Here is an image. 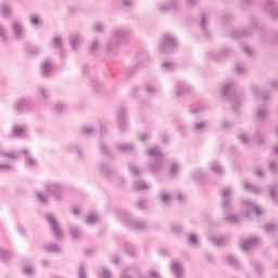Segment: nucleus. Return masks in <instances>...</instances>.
I'll return each mask as SVG.
<instances>
[{"label": "nucleus", "instance_id": "1", "mask_svg": "<svg viewBox=\"0 0 278 278\" xmlns=\"http://www.w3.org/2000/svg\"><path fill=\"white\" fill-rule=\"evenodd\" d=\"M222 97H226L232 105V110L236 112L239 108H242V96L236 92V83L225 81L220 85Z\"/></svg>", "mask_w": 278, "mask_h": 278}, {"label": "nucleus", "instance_id": "2", "mask_svg": "<svg viewBox=\"0 0 278 278\" xmlns=\"http://www.w3.org/2000/svg\"><path fill=\"white\" fill-rule=\"evenodd\" d=\"M148 157H151L149 163V168L153 170V173H157V170H162L164 167V154L159 147H151L146 151Z\"/></svg>", "mask_w": 278, "mask_h": 278}, {"label": "nucleus", "instance_id": "3", "mask_svg": "<svg viewBox=\"0 0 278 278\" xmlns=\"http://www.w3.org/2000/svg\"><path fill=\"white\" fill-rule=\"evenodd\" d=\"M179 47V39L170 33L162 35L159 41L160 53H173Z\"/></svg>", "mask_w": 278, "mask_h": 278}, {"label": "nucleus", "instance_id": "4", "mask_svg": "<svg viewBox=\"0 0 278 278\" xmlns=\"http://www.w3.org/2000/svg\"><path fill=\"white\" fill-rule=\"evenodd\" d=\"M13 110L17 112V114H25L34 110V103L27 98H20L14 102Z\"/></svg>", "mask_w": 278, "mask_h": 278}, {"label": "nucleus", "instance_id": "5", "mask_svg": "<svg viewBox=\"0 0 278 278\" xmlns=\"http://www.w3.org/2000/svg\"><path fill=\"white\" fill-rule=\"evenodd\" d=\"M121 220L124 225H126V227H129L130 229H139V231L147 229V223L142 220H132L131 216L127 213L121 215Z\"/></svg>", "mask_w": 278, "mask_h": 278}, {"label": "nucleus", "instance_id": "6", "mask_svg": "<svg viewBox=\"0 0 278 278\" xmlns=\"http://www.w3.org/2000/svg\"><path fill=\"white\" fill-rule=\"evenodd\" d=\"M46 192L51 194L55 201L62 199V192H64V186L58 181L46 184Z\"/></svg>", "mask_w": 278, "mask_h": 278}, {"label": "nucleus", "instance_id": "7", "mask_svg": "<svg viewBox=\"0 0 278 278\" xmlns=\"http://www.w3.org/2000/svg\"><path fill=\"white\" fill-rule=\"evenodd\" d=\"M131 29L128 27L115 28L112 30L111 39L123 45L129 38Z\"/></svg>", "mask_w": 278, "mask_h": 278}, {"label": "nucleus", "instance_id": "8", "mask_svg": "<svg viewBox=\"0 0 278 278\" xmlns=\"http://www.w3.org/2000/svg\"><path fill=\"white\" fill-rule=\"evenodd\" d=\"M11 34L15 40H23L25 38V25L18 21H13L11 23Z\"/></svg>", "mask_w": 278, "mask_h": 278}, {"label": "nucleus", "instance_id": "9", "mask_svg": "<svg viewBox=\"0 0 278 278\" xmlns=\"http://www.w3.org/2000/svg\"><path fill=\"white\" fill-rule=\"evenodd\" d=\"M46 220L51 227L52 233H54L56 240H62L63 235L62 230H60V224L58 223V219L51 214H46Z\"/></svg>", "mask_w": 278, "mask_h": 278}, {"label": "nucleus", "instance_id": "10", "mask_svg": "<svg viewBox=\"0 0 278 278\" xmlns=\"http://www.w3.org/2000/svg\"><path fill=\"white\" fill-rule=\"evenodd\" d=\"M157 8L160 12H168V10L179 12V0H166L164 2H160Z\"/></svg>", "mask_w": 278, "mask_h": 278}, {"label": "nucleus", "instance_id": "11", "mask_svg": "<svg viewBox=\"0 0 278 278\" xmlns=\"http://www.w3.org/2000/svg\"><path fill=\"white\" fill-rule=\"evenodd\" d=\"M55 73V65L51 59H46L41 62V75L43 77H51Z\"/></svg>", "mask_w": 278, "mask_h": 278}, {"label": "nucleus", "instance_id": "12", "mask_svg": "<svg viewBox=\"0 0 278 278\" xmlns=\"http://www.w3.org/2000/svg\"><path fill=\"white\" fill-rule=\"evenodd\" d=\"M116 121L121 131H125L127 129V110L119 108L116 111Z\"/></svg>", "mask_w": 278, "mask_h": 278}, {"label": "nucleus", "instance_id": "13", "mask_svg": "<svg viewBox=\"0 0 278 278\" xmlns=\"http://www.w3.org/2000/svg\"><path fill=\"white\" fill-rule=\"evenodd\" d=\"M258 244V237H250L249 239L241 241L240 248L247 253L249 251H252V249H255V247H257Z\"/></svg>", "mask_w": 278, "mask_h": 278}, {"label": "nucleus", "instance_id": "14", "mask_svg": "<svg viewBox=\"0 0 278 278\" xmlns=\"http://www.w3.org/2000/svg\"><path fill=\"white\" fill-rule=\"evenodd\" d=\"M184 264L177 262V261H172L170 263V271L173 273L175 278H184V273H185Z\"/></svg>", "mask_w": 278, "mask_h": 278}, {"label": "nucleus", "instance_id": "15", "mask_svg": "<svg viewBox=\"0 0 278 278\" xmlns=\"http://www.w3.org/2000/svg\"><path fill=\"white\" fill-rule=\"evenodd\" d=\"M243 207L256 216H262V214H264V211L260 206L249 200L243 201Z\"/></svg>", "mask_w": 278, "mask_h": 278}, {"label": "nucleus", "instance_id": "16", "mask_svg": "<svg viewBox=\"0 0 278 278\" xmlns=\"http://www.w3.org/2000/svg\"><path fill=\"white\" fill-rule=\"evenodd\" d=\"M174 92L176 97H182V94L190 92V86L186 85L184 81H177L174 86Z\"/></svg>", "mask_w": 278, "mask_h": 278}, {"label": "nucleus", "instance_id": "17", "mask_svg": "<svg viewBox=\"0 0 278 278\" xmlns=\"http://www.w3.org/2000/svg\"><path fill=\"white\" fill-rule=\"evenodd\" d=\"M84 42V37L79 33H72L70 35V45L72 49L75 51L77 47Z\"/></svg>", "mask_w": 278, "mask_h": 278}, {"label": "nucleus", "instance_id": "18", "mask_svg": "<svg viewBox=\"0 0 278 278\" xmlns=\"http://www.w3.org/2000/svg\"><path fill=\"white\" fill-rule=\"evenodd\" d=\"M233 194V188L226 187L222 190V197H223V207L227 208L229 207V203H231V200H229V197H232Z\"/></svg>", "mask_w": 278, "mask_h": 278}, {"label": "nucleus", "instance_id": "19", "mask_svg": "<svg viewBox=\"0 0 278 278\" xmlns=\"http://www.w3.org/2000/svg\"><path fill=\"white\" fill-rule=\"evenodd\" d=\"M121 42L110 39L109 42L106 43V51L108 53H111V55H116L121 49Z\"/></svg>", "mask_w": 278, "mask_h": 278}, {"label": "nucleus", "instance_id": "20", "mask_svg": "<svg viewBox=\"0 0 278 278\" xmlns=\"http://www.w3.org/2000/svg\"><path fill=\"white\" fill-rule=\"evenodd\" d=\"M20 155H24L25 156V164L26 166H28L29 168H34V166H36V159L31 157V154L29 153V150L27 149H22L20 151Z\"/></svg>", "mask_w": 278, "mask_h": 278}, {"label": "nucleus", "instance_id": "21", "mask_svg": "<svg viewBox=\"0 0 278 278\" xmlns=\"http://www.w3.org/2000/svg\"><path fill=\"white\" fill-rule=\"evenodd\" d=\"M37 99L41 101H49L51 99V93L49 90L45 87H38L37 88Z\"/></svg>", "mask_w": 278, "mask_h": 278}, {"label": "nucleus", "instance_id": "22", "mask_svg": "<svg viewBox=\"0 0 278 278\" xmlns=\"http://www.w3.org/2000/svg\"><path fill=\"white\" fill-rule=\"evenodd\" d=\"M29 23L33 27H41L43 25L42 17L38 13H31L29 15Z\"/></svg>", "mask_w": 278, "mask_h": 278}, {"label": "nucleus", "instance_id": "23", "mask_svg": "<svg viewBox=\"0 0 278 278\" xmlns=\"http://www.w3.org/2000/svg\"><path fill=\"white\" fill-rule=\"evenodd\" d=\"M160 201L164 205H168L169 203H173V201H175V194L168 193L166 191H161L160 192Z\"/></svg>", "mask_w": 278, "mask_h": 278}, {"label": "nucleus", "instance_id": "24", "mask_svg": "<svg viewBox=\"0 0 278 278\" xmlns=\"http://www.w3.org/2000/svg\"><path fill=\"white\" fill-rule=\"evenodd\" d=\"M0 15H2L3 18L12 16V8L8 2L0 3Z\"/></svg>", "mask_w": 278, "mask_h": 278}, {"label": "nucleus", "instance_id": "25", "mask_svg": "<svg viewBox=\"0 0 278 278\" xmlns=\"http://www.w3.org/2000/svg\"><path fill=\"white\" fill-rule=\"evenodd\" d=\"M208 240L215 247H225L227 244V238L220 236H210Z\"/></svg>", "mask_w": 278, "mask_h": 278}, {"label": "nucleus", "instance_id": "26", "mask_svg": "<svg viewBox=\"0 0 278 278\" xmlns=\"http://www.w3.org/2000/svg\"><path fill=\"white\" fill-rule=\"evenodd\" d=\"M252 94H254L256 99H263V101L268 99V92L262 91L257 85L252 86Z\"/></svg>", "mask_w": 278, "mask_h": 278}, {"label": "nucleus", "instance_id": "27", "mask_svg": "<svg viewBox=\"0 0 278 278\" xmlns=\"http://www.w3.org/2000/svg\"><path fill=\"white\" fill-rule=\"evenodd\" d=\"M224 261L226 264L231 266L232 268H240V262L238 258L233 256V254H227L224 256Z\"/></svg>", "mask_w": 278, "mask_h": 278}, {"label": "nucleus", "instance_id": "28", "mask_svg": "<svg viewBox=\"0 0 278 278\" xmlns=\"http://www.w3.org/2000/svg\"><path fill=\"white\" fill-rule=\"evenodd\" d=\"M116 149L122 153H131L136 149V146L134 143H117Z\"/></svg>", "mask_w": 278, "mask_h": 278}, {"label": "nucleus", "instance_id": "29", "mask_svg": "<svg viewBox=\"0 0 278 278\" xmlns=\"http://www.w3.org/2000/svg\"><path fill=\"white\" fill-rule=\"evenodd\" d=\"M255 116L258 121H264L268 117V109L266 106H260L255 111Z\"/></svg>", "mask_w": 278, "mask_h": 278}, {"label": "nucleus", "instance_id": "30", "mask_svg": "<svg viewBox=\"0 0 278 278\" xmlns=\"http://www.w3.org/2000/svg\"><path fill=\"white\" fill-rule=\"evenodd\" d=\"M128 170L132 177H140L142 175V169L136 163H129Z\"/></svg>", "mask_w": 278, "mask_h": 278}, {"label": "nucleus", "instance_id": "31", "mask_svg": "<svg viewBox=\"0 0 278 278\" xmlns=\"http://www.w3.org/2000/svg\"><path fill=\"white\" fill-rule=\"evenodd\" d=\"M98 169L102 175H105V177H112V167H110V165L100 163Z\"/></svg>", "mask_w": 278, "mask_h": 278}, {"label": "nucleus", "instance_id": "32", "mask_svg": "<svg viewBox=\"0 0 278 278\" xmlns=\"http://www.w3.org/2000/svg\"><path fill=\"white\" fill-rule=\"evenodd\" d=\"M27 131V126L23 125H15L13 127V135L16 137V138H21L23 136V134H25Z\"/></svg>", "mask_w": 278, "mask_h": 278}, {"label": "nucleus", "instance_id": "33", "mask_svg": "<svg viewBox=\"0 0 278 278\" xmlns=\"http://www.w3.org/2000/svg\"><path fill=\"white\" fill-rule=\"evenodd\" d=\"M211 170L213 173H215L216 175H224L225 174V168L222 167L220 163H218V162L211 163Z\"/></svg>", "mask_w": 278, "mask_h": 278}, {"label": "nucleus", "instance_id": "34", "mask_svg": "<svg viewBox=\"0 0 278 278\" xmlns=\"http://www.w3.org/2000/svg\"><path fill=\"white\" fill-rule=\"evenodd\" d=\"M207 129V123L205 122H198L193 124V131L195 134H201L202 131H205Z\"/></svg>", "mask_w": 278, "mask_h": 278}, {"label": "nucleus", "instance_id": "35", "mask_svg": "<svg viewBox=\"0 0 278 278\" xmlns=\"http://www.w3.org/2000/svg\"><path fill=\"white\" fill-rule=\"evenodd\" d=\"M0 42H10V35L3 25L0 24Z\"/></svg>", "mask_w": 278, "mask_h": 278}, {"label": "nucleus", "instance_id": "36", "mask_svg": "<svg viewBox=\"0 0 278 278\" xmlns=\"http://www.w3.org/2000/svg\"><path fill=\"white\" fill-rule=\"evenodd\" d=\"M70 233L74 240L81 238V229H79L77 226H70Z\"/></svg>", "mask_w": 278, "mask_h": 278}, {"label": "nucleus", "instance_id": "37", "mask_svg": "<svg viewBox=\"0 0 278 278\" xmlns=\"http://www.w3.org/2000/svg\"><path fill=\"white\" fill-rule=\"evenodd\" d=\"M135 190H149L150 186L144 180H138L134 184Z\"/></svg>", "mask_w": 278, "mask_h": 278}, {"label": "nucleus", "instance_id": "38", "mask_svg": "<svg viewBox=\"0 0 278 278\" xmlns=\"http://www.w3.org/2000/svg\"><path fill=\"white\" fill-rule=\"evenodd\" d=\"M98 276L99 278H112V271L105 267H100L98 269Z\"/></svg>", "mask_w": 278, "mask_h": 278}, {"label": "nucleus", "instance_id": "39", "mask_svg": "<svg viewBox=\"0 0 278 278\" xmlns=\"http://www.w3.org/2000/svg\"><path fill=\"white\" fill-rule=\"evenodd\" d=\"M243 188L245 190H250V192H254L255 194L262 192V189L260 187L252 185L251 182H244Z\"/></svg>", "mask_w": 278, "mask_h": 278}, {"label": "nucleus", "instance_id": "40", "mask_svg": "<svg viewBox=\"0 0 278 278\" xmlns=\"http://www.w3.org/2000/svg\"><path fill=\"white\" fill-rule=\"evenodd\" d=\"M162 70L165 71V73H170V71H175V63L172 61H165L162 63Z\"/></svg>", "mask_w": 278, "mask_h": 278}, {"label": "nucleus", "instance_id": "41", "mask_svg": "<svg viewBox=\"0 0 278 278\" xmlns=\"http://www.w3.org/2000/svg\"><path fill=\"white\" fill-rule=\"evenodd\" d=\"M45 250L48 253H60V251H62V249L60 247H58L55 243H50L45 245Z\"/></svg>", "mask_w": 278, "mask_h": 278}, {"label": "nucleus", "instance_id": "42", "mask_svg": "<svg viewBox=\"0 0 278 278\" xmlns=\"http://www.w3.org/2000/svg\"><path fill=\"white\" fill-rule=\"evenodd\" d=\"M193 179H195V181H201V179H203V177H205V174L203 173V169H193V172L191 173Z\"/></svg>", "mask_w": 278, "mask_h": 278}, {"label": "nucleus", "instance_id": "43", "mask_svg": "<svg viewBox=\"0 0 278 278\" xmlns=\"http://www.w3.org/2000/svg\"><path fill=\"white\" fill-rule=\"evenodd\" d=\"M36 198L39 203L42 205H46V203H49V197L42 192H36Z\"/></svg>", "mask_w": 278, "mask_h": 278}, {"label": "nucleus", "instance_id": "44", "mask_svg": "<svg viewBox=\"0 0 278 278\" xmlns=\"http://www.w3.org/2000/svg\"><path fill=\"white\" fill-rule=\"evenodd\" d=\"M136 269L134 268H126L123 270V273L121 274V278H134Z\"/></svg>", "mask_w": 278, "mask_h": 278}, {"label": "nucleus", "instance_id": "45", "mask_svg": "<svg viewBox=\"0 0 278 278\" xmlns=\"http://www.w3.org/2000/svg\"><path fill=\"white\" fill-rule=\"evenodd\" d=\"M269 195L273 201H278V186L274 185L269 187Z\"/></svg>", "mask_w": 278, "mask_h": 278}, {"label": "nucleus", "instance_id": "46", "mask_svg": "<svg viewBox=\"0 0 278 278\" xmlns=\"http://www.w3.org/2000/svg\"><path fill=\"white\" fill-rule=\"evenodd\" d=\"M97 134V130L92 126H85L83 127V135L84 136H94Z\"/></svg>", "mask_w": 278, "mask_h": 278}, {"label": "nucleus", "instance_id": "47", "mask_svg": "<svg viewBox=\"0 0 278 278\" xmlns=\"http://www.w3.org/2000/svg\"><path fill=\"white\" fill-rule=\"evenodd\" d=\"M222 56H208L211 60H217L220 61L223 60L226 55H229L231 53V50L229 48H224L222 51Z\"/></svg>", "mask_w": 278, "mask_h": 278}, {"label": "nucleus", "instance_id": "48", "mask_svg": "<svg viewBox=\"0 0 278 278\" xmlns=\"http://www.w3.org/2000/svg\"><path fill=\"white\" fill-rule=\"evenodd\" d=\"M26 51L29 55H38V53H40V48L36 46H26Z\"/></svg>", "mask_w": 278, "mask_h": 278}, {"label": "nucleus", "instance_id": "49", "mask_svg": "<svg viewBox=\"0 0 278 278\" xmlns=\"http://www.w3.org/2000/svg\"><path fill=\"white\" fill-rule=\"evenodd\" d=\"M136 58L138 60V64H144V62H149V54L147 53H137Z\"/></svg>", "mask_w": 278, "mask_h": 278}, {"label": "nucleus", "instance_id": "50", "mask_svg": "<svg viewBox=\"0 0 278 278\" xmlns=\"http://www.w3.org/2000/svg\"><path fill=\"white\" fill-rule=\"evenodd\" d=\"M12 257V254L8 252L7 250H3L0 248V260L1 262H8Z\"/></svg>", "mask_w": 278, "mask_h": 278}, {"label": "nucleus", "instance_id": "51", "mask_svg": "<svg viewBox=\"0 0 278 278\" xmlns=\"http://www.w3.org/2000/svg\"><path fill=\"white\" fill-rule=\"evenodd\" d=\"M207 23H210V17L207 15L203 14L200 20L201 29L206 30Z\"/></svg>", "mask_w": 278, "mask_h": 278}, {"label": "nucleus", "instance_id": "52", "mask_svg": "<svg viewBox=\"0 0 278 278\" xmlns=\"http://www.w3.org/2000/svg\"><path fill=\"white\" fill-rule=\"evenodd\" d=\"M14 170V166L8 163H0V172L2 173H12Z\"/></svg>", "mask_w": 278, "mask_h": 278}, {"label": "nucleus", "instance_id": "53", "mask_svg": "<svg viewBox=\"0 0 278 278\" xmlns=\"http://www.w3.org/2000/svg\"><path fill=\"white\" fill-rule=\"evenodd\" d=\"M99 40H93L90 45H89V51L90 53H97L99 51Z\"/></svg>", "mask_w": 278, "mask_h": 278}, {"label": "nucleus", "instance_id": "54", "mask_svg": "<svg viewBox=\"0 0 278 278\" xmlns=\"http://www.w3.org/2000/svg\"><path fill=\"white\" fill-rule=\"evenodd\" d=\"M98 220H99V217H97V215L90 214L85 219V223L87 225H94Z\"/></svg>", "mask_w": 278, "mask_h": 278}, {"label": "nucleus", "instance_id": "55", "mask_svg": "<svg viewBox=\"0 0 278 278\" xmlns=\"http://www.w3.org/2000/svg\"><path fill=\"white\" fill-rule=\"evenodd\" d=\"M235 71L236 73H238L239 75H242L244 73H247V65L242 64V63H238L236 66H235Z\"/></svg>", "mask_w": 278, "mask_h": 278}, {"label": "nucleus", "instance_id": "56", "mask_svg": "<svg viewBox=\"0 0 278 278\" xmlns=\"http://www.w3.org/2000/svg\"><path fill=\"white\" fill-rule=\"evenodd\" d=\"M170 229H172V233H175V235L181 233V231H184V227H181V225L179 224H173L170 226Z\"/></svg>", "mask_w": 278, "mask_h": 278}, {"label": "nucleus", "instance_id": "57", "mask_svg": "<svg viewBox=\"0 0 278 278\" xmlns=\"http://www.w3.org/2000/svg\"><path fill=\"white\" fill-rule=\"evenodd\" d=\"M188 243L191 247H197L199 244V238L195 235H190L188 238Z\"/></svg>", "mask_w": 278, "mask_h": 278}, {"label": "nucleus", "instance_id": "58", "mask_svg": "<svg viewBox=\"0 0 278 278\" xmlns=\"http://www.w3.org/2000/svg\"><path fill=\"white\" fill-rule=\"evenodd\" d=\"M92 29L96 31V34H101L103 33V29H105V26L101 23H96L93 24Z\"/></svg>", "mask_w": 278, "mask_h": 278}, {"label": "nucleus", "instance_id": "59", "mask_svg": "<svg viewBox=\"0 0 278 278\" xmlns=\"http://www.w3.org/2000/svg\"><path fill=\"white\" fill-rule=\"evenodd\" d=\"M170 175L175 176L179 173V163H173L169 167Z\"/></svg>", "mask_w": 278, "mask_h": 278}, {"label": "nucleus", "instance_id": "60", "mask_svg": "<svg viewBox=\"0 0 278 278\" xmlns=\"http://www.w3.org/2000/svg\"><path fill=\"white\" fill-rule=\"evenodd\" d=\"M239 140L242 142V144H249V142H251V138H249L247 132L239 135Z\"/></svg>", "mask_w": 278, "mask_h": 278}, {"label": "nucleus", "instance_id": "61", "mask_svg": "<svg viewBox=\"0 0 278 278\" xmlns=\"http://www.w3.org/2000/svg\"><path fill=\"white\" fill-rule=\"evenodd\" d=\"M52 45L56 47V49H62V37H54Z\"/></svg>", "mask_w": 278, "mask_h": 278}, {"label": "nucleus", "instance_id": "62", "mask_svg": "<svg viewBox=\"0 0 278 278\" xmlns=\"http://www.w3.org/2000/svg\"><path fill=\"white\" fill-rule=\"evenodd\" d=\"M150 136H151V132L144 131V132L139 134L138 138L140 140V142H144V140H149Z\"/></svg>", "mask_w": 278, "mask_h": 278}, {"label": "nucleus", "instance_id": "63", "mask_svg": "<svg viewBox=\"0 0 278 278\" xmlns=\"http://www.w3.org/2000/svg\"><path fill=\"white\" fill-rule=\"evenodd\" d=\"M122 8H134V0H122Z\"/></svg>", "mask_w": 278, "mask_h": 278}, {"label": "nucleus", "instance_id": "64", "mask_svg": "<svg viewBox=\"0 0 278 278\" xmlns=\"http://www.w3.org/2000/svg\"><path fill=\"white\" fill-rule=\"evenodd\" d=\"M140 278H161V277H160V274H157V271H155V270H150V271L148 273V277L140 276Z\"/></svg>", "mask_w": 278, "mask_h": 278}]
</instances>
